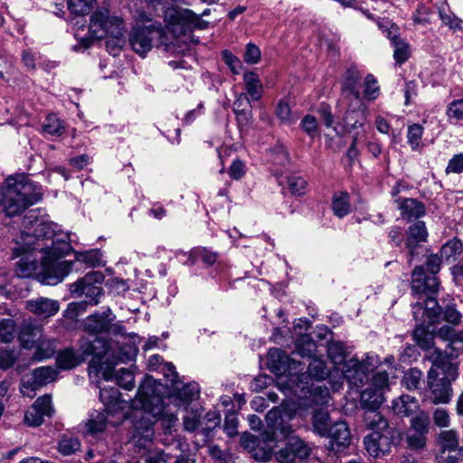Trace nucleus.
I'll return each instance as SVG.
<instances>
[{"mask_svg":"<svg viewBox=\"0 0 463 463\" xmlns=\"http://www.w3.org/2000/svg\"><path fill=\"white\" fill-rule=\"evenodd\" d=\"M197 259H200L203 263L207 265H213L217 260V253L211 251L205 248L193 250L184 262L187 265L195 264Z\"/></svg>","mask_w":463,"mask_h":463,"instance_id":"79ce46f5","label":"nucleus"},{"mask_svg":"<svg viewBox=\"0 0 463 463\" xmlns=\"http://www.w3.org/2000/svg\"><path fill=\"white\" fill-rule=\"evenodd\" d=\"M99 399L106 407V411L121 409L123 401L120 399V392L116 387H99Z\"/></svg>","mask_w":463,"mask_h":463,"instance_id":"7c9ffc66","label":"nucleus"},{"mask_svg":"<svg viewBox=\"0 0 463 463\" xmlns=\"http://www.w3.org/2000/svg\"><path fill=\"white\" fill-rule=\"evenodd\" d=\"M42 196L41 188L24 174L8 176L0 187V205L9 217L22 214Z\"/></svg>","mask_w":463,"mask_h":463,"instance_id":"7ed1b4c3","label":"nucleus"},{"mask_svg":"<svg viewBox=\"0 0 463 463\" xmlns=\"http://www.w3.org/2000/svg\"><path fill=\"white\" fill-rule=\"evenodd\" d=\"M54 409L51 395L45 394L35 400L31 407L24 412V422L31 427L43 424L44 417H52Z\"/></svg>","mask_w":463,"mask_h":463,"instance_id":"ddd939ff","label":"nucleus"},{"mask_svg":"<svg viewBox=\"0 0 463 463\" xmlns=\"http://www.w3.org/2000/svg\"><path fill=\"white\" fill-rule=\"evenodd\" d=\"M411 426L407 429V449L422 450L426 446L430 418L427 412L420 411L410 419Z\"/></svg>","mask_w":463,"mask_h":463,"instance_id":"9d476101","label":"nucleus"},{"mask_svg":"<svg viewBox=\"0 0 463 463\" xmlns=\"http://www.w3.org/2000/svg\"><path fill=\"white\" fill-rule=\"evenodd\" d=\"M262 438L269 448L263 449L260 455H259V452L257 451V447L259 445V439L257 437L250 434L244 435L241 437V441L244 448L254 450V458L260 461H268L272 457V448L269 446V443L275 442V437L273 433L265 431L262 433Z\"/></svg>","mask_w":463,"mask_h":463,"instance_id":"5701e85b","label":"nucleus"},{"mask_svg":"<svg viewBox=\"0 0 463 463\" xmlns=\"http://www.w3.org/2000/svg\"><path fill=\"white\" fill-rule=\"evenodd\" d=\"M362 76L354 68L345 71L342 82V95L345 100L351 103L363 101L361 87Z\"/></svg>","mask_w":463,"mask_h":463,"instance_id":"dca6fc26","label":"nucleus"},{"mask_svg":"<svg viewBox=\"0 0 463 463\" xmlns=\"http://www.w3.org/2000/svg\"><path fill=\"white\" fill-rule=\"evenodd\" d=\"M102 257V252L98 249L76 252L75 254V259L77 261L85 263L90 267H99L104 265Z\"/></svg>","mask_w":463,"mask_h":463,"instance_id":"37998d69","label":"nucleus"},{"mask_svg":"<svg viewBox=\"0 0 463 463\" xmlns=\"http://www.w3.org/2000/svg\"><path fill=\"white\" fill-rule=\"evenodd\" d=\"M222 59L233 74H239L241 72L242 69V62L230 51L225 50L222 52Z\"/></svg>","mask_w":463,"mask_h":463,"instance_id":"338daca9","label":"nucleus"},{"mask_svg":"<svg viewBox=\"0 0 463 463\" xmlns=\"http://www.w3.org/2000/svg\"><path fill=\"white\" fill-rule=\"evenodd\" d=\"M247 94L251 100H259L262 96L263 86L260 77L254 71H247L243 75Z\"/></svg>","mask_w":463,"mask_h":463,"instance_id":"2f4dec72","label":"nucleus"},{"mask_svg":"<svg viewBox=\"0 0 463 463\" xmlns=\"http://www.w3.org/2000/svg\"><path fill=\"white\" fill-rule=\"evenodd\" d=\"M365 109L366 107L363 101L354 104L349 102L348 109L343 118L344 126L342 127V130H340L342 134L345 131L351 132L364 124Z\"/></svg>","mask_w":463,"mask_h":463,"instance_id":"412c9836","label":"nucleus"},{"mask_svg":"<svg viewBox=\"0 0 463 463\" xmlns=\"http://www.w3.org/2000/svg\"><path fill=\"white\" fill-rule=\"evenodd\" d=\"M327 354L329 358L335 364H344L345 362V346L340 342L331 343L327 347Z\"/></svg>","mask_w":463,"mask_h":463,"instance_id":"052dcab7","label":"nucleus"},{"mask_svg":"<svg viewBox=\"0 0 463 463\" xmlns=\"http://www.w3.org/2000/svg\"><path fill=\"white\" fill-rule=\"evenodd\" d=\"M36 352L33 357L38 360H43L45 358L52 357L55 353V341L49 339L43 335L41 341L36 345Z\"/></svg>","mask_w":463,"mask_h":463,"instance_id":"a18cd8bd","label":"nucleus"},{"mask_svg":"<svg viewBox=\"0 0 463 463\" xmlns=\"http://www.w3.org/2000/svg\"><path fill=\"white\" fill-rule=\"evenodd\" d=\"M437 335L449 342L447 350L451 357L455 358L463 354V331L455 332L451 326H443L437 332Z\"/></svg>","mask_w":463,"mask_h":463,"instance_id":"4be33fe9","label":"nucleus"},{"mask_svg":"<svg viewBox=\"0 0 463 463\" xmlns=\"http://www.w3.org/2000/svg\"><path fill=\"white\" fill-rule=\"evenodd\" d=\"M312 453V448L299 437L291 438L276 453L279 463H303Z\"/></svg>","mask_w":463,"mask_h":463,"instance_id":"f8f14e48","label":"nucleus"},{"mask_svg":"<svg viewBox=\"0 0 463 463\" xmlns=\"http://www.w3.org/2000/svg\"><path fill=\"white\" fill-rule=\"evenodd\" d=\"M428 238V231L423 221L416 220L409 226L407 232V248H414L425 242Z\"/></svg>","mask_w":463,"mask_h":463,"instance_id":"c85d7f7f","label":"nucleus"},{"mask_svg":"<svg viewBox=\"0 0 463 463\" xmlns=\"http://www.w3.org/2000/svg\"><path fill=\"white\" fill-rule=\"evenodd\" d=\"M425 213L426 208L421 202L416 199L407 198V221H411L413 218L418 220L419 218L424 216Z\"/></svg>","mask_w":463,"mask_h":463,"instance_id":"bf43d9fd","label":"nucleus"},{"mask_svg":"<svg viewBox=\"0 0 463 463\" xmlns=\"http://www.w3.org/2000/svg\"><path fill=\"white\" fill-rule=\"evenodd\" d=\"M463 250V244L458 239H452L444 244L441 248L440 254L442 258L449 260L459 255Z\"/></svg>","mask_w":463,"mask_h":463,"instance_id":"4d7b16f0","label":"nucleus"},{"mask_svg":"<svg viewBox=\"0 0 463 463\" xmlns=\"http://www.w3.org/2000/svg\"><path fill=\"white\" fill-rule=\"evenodd\" d=\"M40 265L34 259H31L29 255L22 257L16 264L15 274L20 278H29L33 274H37Z\"/></svg>","mask_w":463,"mask_h":463,"instance_id":"c9c22d12","label":"nucleus"},{"mask_svg":"<svg viewBox=\"0 0 463 463\" xmlns=\"http://www.w3.org/2000/svg\"><path fill=\"white\" fill-rule=\"evenodd\" d=\"M141 453L145 455V463H168L171 459V455L165 453L161 449L143 450Z\"/></svg>","mask_w":463,"mask_h":463,"instance_id":"6e6d98bb","label":"nucleus"},{"mask_svg":"<svg viewBox=\"0 0 463 463\" xmlns=\"http://www.w3.org/2000/svg\"><path fill=\"white\" fill-rule=\"evenodd\" d=\"M79 439L74 437L63 436L58 444V450L63 456H71L80 449Z\"/></svg>","mask_w":463,"mask_h":463,"instance_id":"8fccbe9b","label":"nucleus"},{"mask_svg":"<svg viewBox=\"0 0 463 463\" xmlns=\"http://www.w3.org/2000/svg\"><path fill=\"white\" fill-rule=\"evenodd\" d=\"M55 235L54 228L52 223L46 222H40L37 223L36 228L34 229V234L32 235L30 233H23L21 239L24 241V245L21 247H17L14 249V257H20L24 253L33 251L36 249L33 245L34 239H52V242L54 241L57 246L62 241L61 240L54 241L53 237Z\"/></svg>","mask_w":463,"mask_h":463,"instance_id":"4468645a","label":"nucleus"},{"mask_svg":"<svg viewBox=\"0 0 463 463\" xmlns=\"http://www.w3.org/2000/svg\"><path fill=\"white\" fill-rule=\"evenodd\" d=\"M361 406L365 411L378 410L383 402L382 391L374 388H368L361 393Z\"/></svg>","mask_w":463,"mask_h":463,"instance_id":"473e14b6","label":"nucleus"},{"mask_svg":"<svg viewBox=\"0 0 463 463\" xmlns=\"http://www.w3.org/2000/svg\"><path fill=\"white\" fill-rule=\"evenodd\" d=\"M439 282L436 276L428 275L422 266H417L411 275V290L415 294H426L427 298L437 294Z\"/></svg>","mask_w":463,"mask_h":463,"instance_id":"2eb2a0df","label":"nucleus"},{"mask_svg":"<svg viewBox=\"0 0 463 463\" xmlns=\"http://www.w3.org/2000/svg\"><path fill=\"white\" fill-rule=\"evenodd\" d=\"M165 20L171 24H195L200 15L187 8H168L165 14Z\"/></svg>","mask_w":463,"mask_h":463,"instance_id":"bb28decb","label":"nucleus"},{"mask_svg":"<svg viewBox=\"0 0 463 463\" xmlns=\"http://www.w3.org/2000/svg\"><path fill=\"white\" fill-rule=\"evenodd\" d=\"M269 362L271 366L280 371L289 360L288 355L279 348H270L268 353Z\"/></svg>","mask_w":463,"mask_h":463,"instance_id":"13d9d810","label":"nucleus"},{"mask_svg":"<svg viewBox=\"0 0 463 463\" xmlns=\"http://www.w3.org/2000/svg\"><path fill=\"white\" fill-rule=\"evenodd\" d=\"M115 318L116 317L111 309L107 307L102 312H96L89 316L84 321V328L87 332L93 335L106 333L109 323H112Z\"/></svg>","mask_w":463,"mask_h":463,"instance_id":"aec40b11","label":"nucleus"},{"mask_svg":"<svg viewBox=\"0 0 463 463\" xmlns=\"http://www.w3.org/2000/svg\"><path fill=\"white\" fill-rule=\"evenodd\" d=\"M317 350V344L307 335H303L295 342V349L292 354L311 358Z\"/></svg>","mask_w":463,"mask_h":463,"instance_id":"e433bc0d","label":"nucleus"},{"mask_svg":"<svg viewBox=\"0 0 463 463\" xmlns=\"http://www.w3.org/2000/svg\"><path fill=\"white\" fill-rule=\"evenodd\" d=\"M46 255L40 264L38 276L41 281L47 285H56L61 282L71 270L72 263L60 259L71 250L67 241H61L59 246L54 241L51 247H46Z\"/></svg>","mask_w":463,"mask_h":463,"instance_id":"20e7f679","label":"nucleus"},{"mask_svg":"<svg viewBox=\"0 0 463 463\" xmlns=\"http://www.w3.org/2000/svg\"><path fill=\"white\" fill-rule=\"evenodd\" d=\"M281 417V411L278 408H273L270 410L267 415L266 420L269 426H271L274 430L279 431V433L285 437L288 438V441L293 437H289V435L293 432V430L291 426L289 425H283L281 423L278 422V420Z\"/></svg>","mask_w":463,"mask_h":463,"instance_id":"4c0bfd02","label":"nucleus"},{"mask_svg":"<svg viewBox=\"0 0 463 463\" xmlns=\"http://www.w3.org/2000/svg\"><path fill=\"white\" fill-rule=\"evenodd\" d=\"M317 113L326 128H333L337 135H342L336 127H334V116L331 112V108L327 104H321L317 109Z\"/></svg>","mask_w":463,"mask_h":463,"instance_id":"0e129e2a","label":"nucleus"},{"mask_svg":"<svg viewBox=\"0 0 463 463\" xmlns=\"http://www.w3.org/2000/svg\"><path fill=\"white\" fill-rule=\"evenodd\" d=\"M300 126L304 132H306L311 138H314L318 135L317 120L314 116H305L300 122Z\"/></svg>","mask_w":463,"mask_h":463,"instance_id":"69168bd1","label":"nucleus"},{"mask_svg":"<svg viewBox=\"0 0 463 463\" xmlns=\"http://www.w3.org/2000/svg\"><path fill=\"white\" fill-rule=\"evenodd\" d=\"M81 362V359L77 355L72 348H65L60 351L56 356V364L61 370H70Z\"/></svg>","mask_w":463,"mask_h":463,"instance_id":"f704fd0d","label":"nucleus"},{"mask_svg":"<svg viewBox=\"0 0 463 463\" xmlns=\"http://www.w3.org/2000/svg\"><path fill=\"white\" fill-rule=\"evenodd\" d=\"M97 0H68L69 10L78 15H85L90 12Z\"/></svg>","mask_w":463,"mask_h":463,"instance_id":"5fc2aeb1","label":"nucleus"},{"mask_svg":"<svg viewBox=\"0 0 463 463\" xmlns=\"http://www.w3.org/2000/svg\"><path fill=\"white\" fill-rule=\"evenodd\" d=\"M167 36L160 24L134 26L128 36V43L132 50L144 58L151 51L154 44L167 45Z\"/></svg>","mask_w":463,"mask_h":463,"instance_id":"423d86ee","label":"nucleus"},{"mask_svg":"<svg viewBox=\"0 0 463 463\" xmlns=\"http://www.w3.org/2000/svg\"><path fill=\"white\" fill-rule=\"evenodd\" d=\"M64 125L55 114H49L43 125L45 133L54 136H61L64 132Z\"/></svg>","mask_w":463,"mask_h":463,"instance_id":"603ef678","label":"nucleus"},{"mask_svg":"<svg viewBox=\"0 0 463 463\" xmlns=\"http://www.w3.org/2000/svg\"><path fill=\"white\" fill-rule=\"evenodd\" d=\"M399 433L395 429L387 427L381 431H374L364 438V446L367 452L374 458H380L391 451L392 445L399 439Z\"/></svg>","mask_w":463,"mask_h":463,"instance_id":"1a4fd4ad","label":"nucleus"},{"mask_svg":"<svg viewBox=\"0 0 463 463\" xmlns=\"http://www.w3.org/2000/svg\"><path fill=\"white\" fill-rule=\"evenodd\" d=\"M87 430L90 434L99 433L105 430L107 427V415L103 411H94L90 414L86 423Z\"/></svg>","mask_w":463,"mask_h":463,"instance_id":"c03bdc74","label":"nucleus"},{"mask_svg":"<svg viewBox=\"0 0 463 463\" xmlns=\"http://www.w3.org/2000/svg\"><path fill=\"white\" fill-rule=\"evenodd\" d=\"M57 372L51 366H42L34 369L30 380H23V386L32 391L43 387L56 379Z\"/></svg>","mask_w":463,"mask_h":463,"instance_id":"b1692460","label":"nucleus"},{"mask_svg":"<svg viewBox=\"0 0 463 463\" xmlns=\"http://www.w3.org/2000/svg\"><path fill=\"white\" fill-rule=\"evenodd\" d=\"M457 378H451L449 375L439 377V373L435 368H430L428 372L427 383L430 389V399L434 404L449 403L453 395L451 383Z\"/></svg>","mask_w":463,"mask_h":463,"instance_id":"9b49d317","label":"nucleus"},{"mask_svg":"<svg viewBox=\"0 0 463 463\" xmlns=\"http://www.w3.org/2000/svg\"><path fill=\"white\" fill-rule=\"evenodd\" d=\"M378 26L383 33L391 40L392 44L395 47L393 57L396 63L400 65L405 61V44L400 38L399 27L388 19H383L378 22Z\"/></svg>","mask_w":463,"mask_h":463,"instance_id":"f3484780","label":"nucleus"},{"mask_svg":"<svg viewBox=\"0 0 463 463\" xmlns=\"http://www.w3.org/2000/svg\"><path fill=\"white\" fill-rule=\"evenodd\" d=\"M43 335L42 326L32 323H24L18 333V340L24 348L32 349L36 347Z\"/></svg>","mask_w":463,"mask_h":463,"instance_id":"a878e982","label":"nucleus"},{"mask_svg":"<svg viewBox=\"0 0 463 463\" xmlns=\"http://www.w3.org/2000/svg\"><path fill=\"white\" fill-rule=\"evenodd\" d=\"M326 437L330 439L331 445H335L337 449L345 448L351 441L350 430L345 421H336L330 426Z\"/></svg>","mask_w":463,"mask_h":463,"instance_id":"cd10ccee","label":"nucleus"},{"mask_svg":"<svg viewBox=\"0 0 463 463\" xmlns=\"http://www.w3.org/2000/svg\"><path fill=\"white\" fill-rule=\"evenodd\" d=\"M287 183L292 194L299 196L305 194L307 183L303 177L291 175L288 177Z\"/></svg>","mask_w":463,"mask_h":463,"instance_id":"e2e57ef3","label":"nucleus"},{"mask_svg":"<svg viewBox=\"0 0 463 463\" xmlns=\"http://www.w3.org/2000/svg\"><path fill=\"white\" fill-rule=\"evenodd\" d=\"M133 406H139L140 409L134 410L128 416L131 422L129 442L141 454L143 450L151 448L154 442L155 420L151 416L157 417L164 412V402L156 380L152 377L145 379L138 388Z\"/></svg>","mask_w":463,"mask_h":463,"instance_id":"f257e3e1","label":"nucleus"},{"mask_svg":"<svg viewBox=\"0 0 463 463\" xmlns=\"http://www.w3.org/2000/svg\"><path fill=\"white\" fill-rule=\"evenodd\" d=\"M412 315L416 321L438 324L445 321L452 326H458L461 322V314L454 305H449L444 309L439 306L434 297H429L424 301L417 302L412 306Z\"/></svg>","mask_w":463,"mask_h":463,"instance_id":"39448f33","label":"nucleus"},{"mask_svg":"<svg viewBox=\"0 0 463 463\" xmlns=\"http://www.w3.org/2000/svg\"><path fill=\"white\" fill-rule=\"evenodd\" d=\"M332 210L338 218H344L351 212L350 196L346 192H339L334 194L332 199Z\"/></svg>","mask_w":463,"mask_h":463,"instance_id":"72a5a7b5","label":"nucleus"},{"mask_svg":"<svg viewBox=\"0 0 463 463\" xmlns=\"http://www.w3.org/2000/svg\"><path fill=\"white\" fill-rule=\"evenodd\" d=\"M418 322L420 324L413 331V339L420 348L425 349L429 353L430 349L435 348L433 346L434 335L428 328L433 324L422 321Z\"/></svg>","mask_w":463,"mask_h":463,"instance_id":"c756f323","label":"nucleus"},{"mask_svg":"<svg viewBox=\"0 0 463 463\" xmlns=\"http://www.w3.org/2000/svg\"><path fill=\"white\" fill-rule=\"evenodd\" d=\"M307 373L310 378L322 381L327 377L328 370L323 360L313 358L308 364Z\"/></svg>","mask_w":463,"mask_h":463,"instance_id":"de8ad7c7","label":"nucleus"},{"mask_svg":"<svg viewBox=\"0 0 463 463\" xmlns=\"http://www.w3.org/2000/svg\"><path fill=\"white\" fill-rule=\"evenodd\" d=\"M312 423L314 431L321 437H326L333 425L328 412L324 411H317L313 414Z\"/></svg>","mask_w":463,"mask_h":463,"instance_id":"58836bf2","label":"nucleus"},{"mask_svg":"<svg viewBox=\"0 0 463 463\" xmlns=\"http://www.w3.org/2000/svg\"><path fill=\"white\" fill-rule=\"evenodd\" d=\"M200 389L198 383L192 382L184 384L177 391V397L184 402L189 403L199 397Z\"/></svg>","mask_w":463,"mask_h":463,"instance_id":"864d4df0","label":"nucleus"},{"mask_svg":"<svg viewBox=\"0 0 463 463\" xmlns=\"http://www.w3.org/2000/svg\"><path fill=\"white\" fill-rule=\"evenodd\" d=\"M438 463H463V448L447 451H439Z\"/></svg>","mask_w":463,"mask_h":463,"instance_id":"680f3d73","label":"nucleus"},{"mask_svg":"<svg viewBox=\"0 0 463 463\" xmlns=\"http://www.w3.org/2000/svg\"><path fill=\"white\" fill-rule=\"evenodd\" d=\"M27 309L36 316L42 317H50L54 316L60 309L59 302L47 298H39L37 299L28 300Z\"/></svg>","mask_w":463,"mask_h":463,"instance_id":"393cba45","label":"nucleus"},{"mask_svg":"<svg viewBox=\"0 0 463 463\" xmlns=\"http://www.w3.org/2000/svg\"><path fill=\"white\" fill-rule=\"evenodd\" d=\"M368 364L355 358L349 359L343 364L344 376L351 384L363 385L368 379Z\"/></svg>","mask_w":463,"mask_h":463,"instance_id":"6ab92c4d","label":"nucleus"},{"mask_svg":"<svg viewBox=\"0 0 463 463\" xmlns=\"http://www.w3.org/2000/svg\"><path fill=\"white\" fill-rule=\"evenodd\" d=\"M426 358L432 364L431 368L440 369L444 375H449L451 378L458 377V366L450 361L452 357L447 349L445 351L437 347L430 349Z\"/></svg>","mask_w":463,"mask_h":463,"instance_id":"a211bd4d","label":"nucleus"},{"mask_svg":"<svg viewBox=\"0 0 463 463\" xmlns=\"http://www.w3.org/2000/svg\"><path fill=\"white\" fill-rule=\"evenodd\" d=\"M89 30L92 37L97 39L109 35L119 39L123 36L125 24L122 18L110 16L107 9L97 10L90 16Z\"/></svg>","mask_w":463,"mask_h":463,"instance_id":"0eeeda50","label":"nucleus"},{"mask_svg":"<svg viewBox=\"0 0 463 463\" xmlns=\"http://www.w3.org/2000/svg\"><path fill=\"white\" fill-rule=\"evenodd\" d=\"M80 347L84 355H91L102 361L101 369L104 380L107 382L114 380L118 385L126 390L134 388V374L130 370L121 368L115 372L113 369L118 363H126L131 359L130 356L123 353L122 349H119L118 355L115 356L109 342L98 336L93 340L82 338Z\"/></svg>","mask_w":463,"mask_h":463,"instance_id":"f03ea898","label":"nucleus"},{"mask_svg":"<svg viewBox=\"0 0 463 463\" xmlns=\"http://www.w3.org/2000/svg\"><path fill=\"white\" fill-rule=\"evenodd\" d=\"M423 128L420 124H413L409 127L407 131V138L411 148L413 151L420 152L424 145L421 144V136Z\"/></svg>","mask_w":463,"mask_h":463,"instance_id":"09e8293b","label":"nucleus"},{"mask_svg":"<svg viewBox=\"0 0 463 463\" xmlns=\"http://www.w3.org/2000/svg\"><path fill=\"white\" fill-rule=\"evenodd\" d=\"M364 90L362 95L363 100L366 99L372 101L376 99L380 93V87L375 77L373 74H368L364 78Z\"/></svg>","mask_w":463,"mask_h":463,"instance_id":"3c124183","label":"nucleus"},{"mask_svg":"<svg viewBox=\"0 0 463 463\" xmlns=\"http://www.w3.org/2000/svg\"><path fill=\"white\" fill-rule=\"evenodd\" d=\"M16 334L17 326L14 319L4 318L0 321V342L11 343Z\"/></svg>","mask_w":463,"mask_h":463,"instance_id":"49530a36","label":"nucleus"},{"mask_svg":"<svg viewBox=\"0 0 463 463\" xmlns=\"http://www.w3.org/2000/svg\"><path fill=\"white\" fill-rule=\"evenodd\" d=\"M439 443L440 445V451H447L452 449H459L458 433L454 430H443L439 435Z\"/></svg>","mask_w":463,"mask_h":463,"instance_id":"ea45409f","label":"nucleus"},{"mask_svg":"<svg viewBox=\"0 0 463 463\" xmlns=\"http://www.w3.org/2000/svg\"><path fill=\"white\" fill-rule=\"evenodd\" d=\"M104 275L100 271H90L83 278L70 285V291L75 297H82L88 299L90 306L99 303V298L104 291L101 287Z\"/></svg>","mask_w":463,"mask_h":463,"instance_id":"6e6552de","label":"nucleus"},{"mask_svg":"<svg viewBox=\"0 0 463 463\" xmlns=\"http://www.w3.org/2000/svg\"><path fill=\"white\" fill-rule=\"evenodd\" d=\"M447 114L449 118L455 120L463 119V99L453 100L449 103L447 109Z\"/></svg>","mask_w":463,"mask_h":463,"instance_id":"774afa93","label":"nucleus"},{"mask_svg":"<svg viewBox=\"0 0 463 463\" xmlns=\"http://www.w3.org/2000/svg\"><path fill=\"white\" fill-rule=\"evenodd\" d=\"M364 421L368 429L374 431H381L383 429L390 427L387 420L377 411V410H368L364 414Z\"/></svg>","mask_w":463,"mask_h":463,"instance_id":"a19ab883","label":"nucleus"}]
</instances>
